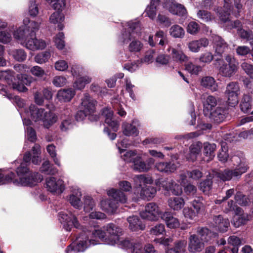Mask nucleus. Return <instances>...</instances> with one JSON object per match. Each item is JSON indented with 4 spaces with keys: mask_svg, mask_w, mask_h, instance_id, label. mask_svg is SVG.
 I'll return each mask as SVG.
<instances>
[{
    "mask_svg": "<svg viewBox=\"0 0 253 253\" xmlns=\"http://www.w3.org/2000/svg\"><path fill=\"white\" fill-rule=\"evenodd\" d=\"M231 161L233 165L235 166V169H226L223 170L214 171V176L223 181H229L234 177L241 176L249 169L248 163L244 155L242 153H240L232 156Z\"/></svg>",
    "mask_w": 253,
    "mask_h": 253,
    "instance_id": "1",
    "label": "nucleus"
},
{
    "mask_svg": "<svg viewBox=\"0 0 253 253\" xmlns=\"http://www.w3.org/2000/svg\"><path fill=\"white\" fill-rule=\"evenodd\" d=\"M31 118L35 122L41 121L44 127L49 128L57 121V116L51 111H46L43 108H38L35 105L29 106Z\"/></svg>",
    "mask_w": 253,
    "mask_h": 253,
    "instance_id": "2",
    "label": "nucleus"
},
{
    "mask_svg": "<svg viewBox=\"0 0 253 253\" xmlns=\"http://www.w3.org/2000/svg\"><path fill=\"white\" fill-rule=\"evenodd\" d=\"M224 59H216L215 61L218 66L219 74L223 77L230 78L238 71L239 63L234 56L225 54Z\"/></svg>",
    "mask_w": 253,
    "mask_h": 253,
    "instance_id": "3",
    "label": "nucleus"
},
{
    "mask_svg": "<svg viewBox=\"0 0 253 253\" xmlns=\"http://www.w3.org/2000/svg\"><path fill=\"white\" fill-rule=\"evenodd\" d=\"M25 38L21 39L18 35L14 34L16 39L19 40L20 43L25 46L27 48L31 50L42 49L46 46L45 42L42 40H38L36 38L35 32L34 31L26 35Z\"/></svg>",
    "mask_w": 253,
    "mask_h": 253,
    "instance_id": "4",
    "label": "nucleus"
},
{
    "mask_svg": "<svg viewBox=\"0 0 253 253\" xmlns=\"http://www.w3.org/2000/svg\"><path fill=\"white\" fill-rule=\"evenodd\" d=\"M96 101L92 98L90 95L85 93L82 98L81 110L78 112L77 117L79 116L83 119L87 115H89L95 112Z\"/></svg>",
    "mask_w": 253,
    "mask_h": 253,
    "instance_id": "5",
    "label": "nucleus"
},
{
    "mask_svg": "<svg viewBox=\"0 0 253 253\" xmlns=\"http://www.w3.org/2000/svg\"><path fill=\"white\" fill-rule=\"evenodd\" d=\"M107 234V244L114 245L119 242L120 236L123 235L122 229L113 223H109L104 227Z\"/></svg>",
    "mask_w": 253,
    "mask_h": 253,
    "instance_id": "6",
    "label": "nucleus"
},
{
    "mask_svg": "<svg viewBox=\"0 0 253 253\" xmlns=\"http://www.w3.org/2000/svg\"><path fill=\"white\" fill-rule=\"evenodd\" d=\"M229 105L235 106L238 103V96L240 94L239 84L236 82H231L227 85L225 92Z\"/></svg>",
    "mask_w": 253,
    "mask_h": 253,
    "instance_id": "7",
    "label": "nucleus"
},
{
    "mask_svg": "<svg viewBox=\"0 0 253 253\" xmlns=\"http://www.w3.org/2000/svg\"><path fill=\"white\" fill-rule=\"evenodd\" d=\"M212 39L216 54L222 56L229 49V44L221 37L217 35H212Z\"/></svg>",
    "mask_w": 253,
    "mask_h": 253,
    "instance_id": "8",
    "label": "nucleus"
},
{
    "mask_svg": "<svg viewBox=\"0 0 253 253\" xmlns=\"http://www.w3.org/2000/svg\"><path fill=\"white\" fill-rule=\"evenodd\" d=\"M140 30L139 24L138 23H133L129 25L127 31L122 33V42L124 43H127L134 38H136L139 35Z\"/></svg>",
    "mask_w": 253,
    "mask_h": 253,
    "instance_id": "9",
    "label": "nucleus"
},
{
    "mask_svg": "<svg viewBox=\"0 0 253 253\" xmlns=\"http://www.w3.org/2000/svg\"><path fill=\"white\" fill-rule=\"evenodd\" d=\"M46 188L51 193L61 194L64 190L63 181L61 179L56 180L53 177L47 178L46 180Z\"/></svg>",
    "mask_w": 253,
    "mask_h": 253,
    "instance_id": "10",
    "label": "nucleus"
},
{
    "mask_svg": "<svg viewBox=\"0 0 253 253\" xmlns=\"http://www.w3.org/2000/svg\"><path fill=\"white\" fill-rule=\"evenodd\" d=\"M204 241L200 239L197 235H191L189 237L188 250L191 253L201 252L204 248Z\"/></svg>",
    "mask_w": 253,
    "mask_h": 253,
    "instance_id": "11",
    "label": "nucleus"
},
{
    "mask_svg": "<svg viewBox=\"0 0 253 253\" xmlns=\"http://www.w3.org/2000/svg\"><path fill=\"white\" fill-rule=\"evenodd\" d=\"M23 22L25 24L29 23V25L25 29H19L14 34L18 35V36L21 39L25 38L26 35H28L30 32L34 31L36 33L40 28V23L38 22L34 21L30 22L28 18L24 19Z\"/></svg>",
    "mask_w": 253,
    "mask_h": 253,
    "instance_id": "12",
    "label": "nucleus"
},
{
    "mask_svg": "<svg viewBox=\"0 0 253 253\" xmlns=\"http://www.w3.org/2000/svg\"><path fill=\"white\" fill-rule=\"evenodd\" d=\"M102 115L105 118V122L112 127L114 131H117L119 127V123L113 119V112L108 108H104L102 110Z\"/></svg>",
    "mask_w": 253,
    "mask_h": 253,
    "instance_id": "13",
    "label": "nucleus"
},
{
    "mask_svg": "<svg viewBox=\"0 0 253 253\" xmlns=\"http://www.w3.org/2000/svg\"><path fill=\"white\" fill-rule=\"evenodd\" d=\"M88 243L92 245L97 244L96 242L91 240L87 241L78 239L76 242L73 243L67 247V251L68 252L70 251H74V252H84L87 248Z\"/></svg>",
    "mask_w": 253,
    "mask_h": 253,
    "instance_id": "14",
    "label": "nucleus"
},
{
    "mask_svg": "<svg viewBox=\"0 0 253 253\" xmlns=\"http://www.w3.org/2000/svg\"><path fill=\"white\" fill-rule=\"evenodd\" d=\"M229 221L227 218H224L221 215H215L213 217V226L220 232H225L229 225Z\"/></svg>",
    "mask_w": 253,
    "mask_h": 253,
    "instance_id": "15",
    "label": "nucleus"
},
{
    "mask_svg": "<svg viewBox=\"0 0 253 253\" xmlns=\"http://www.w3.org/2000/svg\"><path fill=\"white\" fill-rule=\"evenodd\" d=\"M210 119L215 123L222 122L227 117L226 111L221 107H217L215 110L209 112Z\"/></svg>",
    "mask_w": 253,
    "mask_h": 253,
    "instance_id": "16",
    "label": "nucleus"
},
{
    "mask_svg": "<svg viewBox=\"0 0 253 253\" xmlns=\"http://www.w3.org/2000/svg\"><path fill=\"white\" fill-rule=\"evenodd\" d=\"M161 218L165 221L167 226L170 228L178 227L180 225L178 219L174 217L170 212L166 211L162 213Z\"/></svg>",
    "mask_w": 253,
    "mask_h": 253,
    "instance_id": "17",
    "label": "nucleus"
},
{
    "mask_svg": "<svg viewBox=\"0 0 253 253\" xmlns=\"http://www.w3.org/2000/svg\"><path fill=\"white\" fill-rule=\"evenodd\" d=\"M43 179L42 176L38 172L31 173L28 177L20 178V182L25 185L32 186L36 183L40 182Z\"/></svg>",
    "mask_w": 253,
    "mask_h": 253,
    "instance_id": "18",
    "label": "nucleus"
},
{
    "mask_svg": "<svg viewBox=\"0 0 253 253\" xmlns=\"http://www.w3.org/2000/svg\"><path fill=\"white\" fill-rule=\"evenodd\" d=\"M129 223V228L132 231H137L139 230H144L145 225L142 223L138 217L135 215L129 216L127 218Z\"/></svg>",
    "mask_w": 253,
    "mask_h": 253,
    "instance_id": "19",
    "label": "nucleus"
},
{
    "mask_svg": "<svg viewBox=\"0 0 253 253\" xmlns=\"http://www.w3.org/2000/svg\"><path fill=\"white\" fill-rule=\"evenodd\" d=\"M157 192L155 187L150 185H145L141 188L140 191V197L142 199L150 200L153 198Z\"/></svg>",
    "mask_w": 253,
    "mask_h": 253,
    "instance_id": "20",
    "label": "nucleus"
},
{
    "mask_svg": "<svg viewBox=\"0 0 253 253\" xmlns=\"http://www.w3.org/2000/svg\"><path fill=\"white\" fill-rule=\"evenodd\" d=\"M217 104V98L215 96L208 95L205 97L204 101L203 102L204 113L206 114H209L216 106Z\"/></svg>",
    "mask_w": 253,
    "mask_h": 253,
    "instance_id": "21",
    "label": "nucleus"
},
{
    "mask_svg": "<svg viewBox=\"0 0 253 253\" xmlns=\"http://www.w3.org/2000/svg\"><path fill=\"white\" fill-rule=\"evenodd\" d=\"M245 243L243 239H241L236 236L233 235L229 237L228 243L233 246V248H227V251L232 252V253H238V247Z\"/></svg>",
    "mask_w": 253,
    "mask_h": 253,
    "instance_id": "22",
    "label": "nucleus"
},
{
    "mask_svg": "<svg viewBox=\"0 0 253 253\" xmlns=\"http://www.w3.org/2000/svg\"><path fill=\"white\" fill-rule=\"evenodd\" d=\"M187 242L184 240L177 241L174 243L173 247L166 250L167 253H184L186 251Z\"/></svg>",
    "mask_w": 253,
    "mask_h": 253,
    "instance_id": "23",
    "label": "nucleus"
},
{
    "mask_svg": "<svg viewBox=\"0 0 253 253\" xmlns=\"http://www.w3.org/2000/svg\"><path fill=\"white\" fill-rule=\"evenodd\" d=\"M169 206L174 211H179L184 206V199L179 197H171L168 201Z\"/></svg>",
    "mask_w": 253,
    "mask_h": 253,
    "instance_id": "24",
    "label": "nucleus"
},
{
    "mask_svg": "<svg viewBox=\"0 0 253 253\" xmlns=\"http://www.w3.org/2000/svg\"><path fill=\"white\" fill-rule=\"evenodd\" d=\"M237 34L242 41L249 42L253 45V32L251 30L239 29L237 31Z\"/></svg>",
    "mask_w": 253,
    "mask_h": 253,
    "instance_id": "25",
    "label": "nucleus"
},
{
    "mask_svg": "<svg viewBox=\"0 0 253 253\" xmlns=\"http://www.w3.org/2000/svg\"><path fill=\"white\" fill-rule=\"evenodd\" d=\"M75 94V92L72 88L61 89L58 91L57 96L58 99L61 101L68 102L71 100Z\"/></svg>",
    "mask_w": 253,
    "mask_h": 253,
    "instance_id": "26",
    "label": "nucleus"
},
{
    "mask_svg": "<svg viewBox=\"0 0 253 253\" xmlns=\"http://www.w3.org/2000/svg\"><path fill=\"white\" fill-rule=\"evenodd\" d=\"M108 195L118 203H125L127 200L126 195L121 190L112 189L108 191Z\"/></svg>",
    "mask_w": 253,
    "mask_h": 253,
    "instance_id": "27",
    "label": "nucleus"
},
{
    "mask_svg": "<svg viewBox=\"0 0 253 253\" xmlns=\"http://www.w3.org/2000/svg\"><path fill=\"white\" fill-rule=\"evenodd\" d=\"M156 169L159 171L173 172L176 169V166L171 162H159L156 164Z\"/></svg>",
    "mask_w": 253,
    "mask_h": 253,
    "instance_id": "28",
    "label": "nucleus"
},
{
    "mask_svg": "<svg viewBox=\"0 0 253 253\" xmlns=\"http://www.w3.org/2000/svg\"><path fill=\"white\" fill-rule=\"evenodd\" d=\"M170 50L171 51V57L174 61L182 63L188 60V57L182 50H177L174 48H169L168 51H170Z\"/></svg>",
    "mask_w": 253,
    "mask_h": 253,
    "instance_id": "29",
    "label": "nucleus"
},
{
    "mask_svg": "<svg viewBox=\"0 0 253 253\" xmlns=\"http://www.w3.org/2000/svg\"><path fill=\"white\" fill-rule=\"evenodd\" d=\"M252 99L249 95H244L240 104L241 110L245 113H250L252 110Z\"/></svg>",
    "mask_w": 253,
    "mask_h": 253,
    "instance_id": "30",
    "label": "nucleus"
},
{
    "mask_svg": "<svg viewBox=\"0 0 253 253\" xmlns=\"http://www.w3.org/2000/svg\"><path fill=\"white\" fill-rule=\"evenodd\" d=\"M160 4V0H151L150 4L145 11L146 15L152 20H154L157 14V8Z\"/></svg>",
    "mask_w": 253,
    "mask_h": 253,
    "instance_id": "31",
    "label": "nucleus"
},
{
    "mask_svg": "<svg viewBox=\"0 0 253 253\" xmlns=\"http://www.w3.org/2000/svg\"><path fill=\"white\" fill-rule=\"evenodd\" d=\"M122 128L124 134L127 136H137L139 133L136 126L131 124L124 123L123 124Z\"/></svg>",
    "mask_w": 253,
    "mask_h": 253,
    "instance_id": "32",
    "label": "nucleus"
},
{
    "mask_svg": "<svg viewBox=\"0 0 253 253\" xmlns=\"http://www.w3.org/2000/svg\"><path fill=\"white\" fill-rule=\"evenodd\" d=\"M201 84L203 86L211 89L212 91H216L217 85L215 80L211 77H205L202 78Z\"/></svg>",
    "mask_w": 253,
    "mask_h": 253,
    "instance_id": "33",
    "label": "nucleus"
},
{
    "mask_svg": "<svg viewBox=\"0 0 253 253\" xmlns=\"http://www.w3.org/2000/svg\"><path fill=\"white\" fill-rule=\"evenodd\" d=\"M40 171L46 174L54 175L57 173L58 170L50 163L49 161H45L40 168Z\"/></svg>",
    "mask_w": 253,
    "mask_h": 253,
    "instance_id": "34",
    "label": "nucleus"
},
{
    "mask_svg": "<svg viewBox=\"0 0 253 253\" xmlns=\"http://www.w3.org/2000/svg\"><path fill=\"white\" fill-rule=\"evenodd\" d=\"M169 1L172 3V7L171 9H169V11L171 13L182 16L186 15L187 11L183 5L173 3L172 0H169Z\"/></svg>",
    "mask_w": 253,
    "mask_h": 253,
    "instance_id": "35",
    "label": "nucleus"
},
{
    "mask_svg": "<svg viewBox=\"0 0 253 253\" xmlns=\"http://www.w3.org/2000/svg\"><path fill=\"white\" fill-rule=\"evenodd\" d=\"M170 35L174 38H183L185 35L184 29L178 25L172 26L169 30Z\"/></svg>",
    "mask_w": 253,
    "mask_h": 253,
    "instance_id": "36",
    "label": "nucleus"
},
{
    "mask_svg": "<svg viewBox=\"0 0 253 253\" xmlns=\"http://www.w3.org/2000/svg\"><path fill=\"white\" fill-rule=\"evenodd\" d=\"M133 169L135 170L143 172L147 171L150 169L149 165H147L139 157H137V158L133 160Z\"/></svg>",
    "mask_w": 253,
    "mask_h": 253,
    "instance_id": "37",
    "label": "nucleus"
},
{
    "mask_svg": "<svg viewBox=\"0 0 253 253\" xmlns=\"http://www.w3.org/2000/svg\"><path fill=\"white\" fill-rule=\"evenodd\" d=\"M250 216L248 214L243 213L241 214L237 215L234 217L233 224L234 227L237 228L246 224L249 220Z\"/></svg>",
    "mask_w": 253,
    "mask_h": 253,
    "instance_id": "38",
    "label": "nucleus"
},
{
    "mask_svg": "<svg viewBox=\"0 0 253 253\" xmlns=\"http://www.w3.org/2000/svg\"><path fill=\"white\" fill-rule=\"evenodd\" d=\"M216 145L214 143H210L206 142L204 144V154L208 157L209 159L212 160L215 156V150L216 149Z\"/></svg>",
    "mask_w": 253,
    "mask_h": 253,
    "instance_id": "39",
    "label": "nucleus"
},
{
    "mask_svg": "<svg viewBox=\"0 0 253 253\" xmlns=\"http://www.w3.org/2000/svg\"><path fill=\"white\" fill-rule=\"evenodd\" d=\"M118 203L112 198L102 202L101 205L105 211L109 212H113L118 208Z\"/></svg>",
    "mask_w": 253,
    "mask_h": 253,
    "instance_id": "40",
    "label": "nucleus"
},
{
    "mask_svg": "<svg viewBox=\"0 0 253 253\" xmlns=\"http://www.w3.org/2000/svg\"><path fill=\"white\" fill-rule=\"evenodd\" d=\"M10 54L16 61L19 62H23L27 58V53L23 49H14Z\"/></svg>",
    "mask_w": 253,
    "mask_h": 253,
    "instance_id": "41",
    "label": "nucleus"
},
{
    "mask_svg": "<svg viewBox=\"0 0 253 253\" xmlns=\"http://www.w3.org/2000/svg\"><path fill=\"white\" fill-rule=\"evenodd\" d=\"M91 82V78L88 76H84L78 78L74 83V87L79 90L84 88L85 85Z\"/></svg>",
    "mask_w": 253,
    "mask_h": 253,
    "instance_id": "42",
    "label": "nucleus"
},
{
    "mask_svg": "<svg viewBox=\"0 0 253 253\" xmlns=\"http://www.w3.org/2000/svg\"><path fill=\"white\" fill-rule=\"evenodd\" d=\"M15 71L18 73L16 75V78L20 80L21 78L25 77L26 73L28 71L29 67L25 64H17L13 67Z\"/></svg>",
    "mask_w": 253,
    "mask_h": 253,
    "instance_id": "43",
    "label": "nucleus"
},
{
    "mask_svg": "<svg viewBox=\"0 0 253 253\" xmlns=\"http://www.w3.org/2000/svg\"><path fill=\"white\" fill-rule=\"evenodd\" d=\"M0 184H4L12 182L14 184H18L19 182L17 180H14L15 175L14 173L11 172L7 175L0 173Z\"/></svg>",
    "mask_w": 253,
    "mask_h": 253,
    "instance_id": "44",
    "label": "nucleus"
},
{
    "mask_svg": "<svg viewBox=\"0 0 253 253\" xmlns=\"http://www.w3.org/2000/svg\"><path fill=\"white\" fill-rule=\"evenodd\" d=\"M50 53L45 51L37 54L34 57L35 61L38 64H43L48 61L50 57Z\"/></svg>",
    "mask_w": 253,
    "mask_h": 253,
    "instance_id": "45",
    "label": "nucleus"
},
{
    "mask_svg": "<svg viewBox=\"0 0 253 253\" xmlns=\"http://www.w3.org/2000/svg\"><path fill=\"white\" fill-rule=\"evenodd\" d=\"M129 44L128 49L131 52H137L140 51L143 47V44L136 38L132 39Z\"/></svg>",
    "mask_w": 253,
    "mask_h": 253,
    "instance_id": "46",
    "label": "nucleus"
},
{
    "mask_svg": "<svg viewBox=\"0 0 253 253\" xmlns=\"http://www.w3.org/2000/svg\"><path fill=\"white\" fill-rule=\"evenodd\" d=\"M191 204L194 210L199 213L204 209V199L202 197H196L191 202Z\"/></svg>",
    "mask_w": 253,
    "mask_h": 253,
    "instance_id": "47",
    "label": "nucleus"
},
{
    "mask_svg": "<svg viewBox=\"0 0 253 253\" xmlns=\"http://www.w3.org/2000/svg\"><path fill=\"white\" fill-rule=\"evenodd\" d=\"M212 181L211 178H208L201 182L200 185V190L205 194H207L212 188Z\"/></svg>",
    "mask_w": 253,
    "mask_h": 253,
    "instance_id": "48",
    "label": "nucleus"
},
{
    "mask_svg": "<svg viewBox=\"0 0 253 253\" xmlns=\"http://www.w3.org/2000/svg\"><path fill=\"white\" fill-rule=\"evenodd\" d=\"M156 21L160 25L165 27H168L171 24V21L169 18L162 13H159Z\"/></svg>",
    "mask_w": 253,
    "mask_h": 253,
    "instance_id": "49",
    "label": "nucleus"
},
{
    "mask_svg": "<svg viewBox=\"0 0 253 253\" xmlns=\"http://www.w3.org/2000/svg\"><path fill=\"white\" fill-rule=\"evenodd\" d=\"M197 17L204 22L211 21L213 17L211 13L204 9L199 10L197 12Z\"/></svg>",
    "mask_w": 253,
    "mask_h": 253,
    "instance_id": "50",
    "label": "nucleus"
},
{
    "mask_svg": "<svg viewBox=\"0 0 253 253\" xmlns=\"http://www.w3.org/2000/svg\"><path fill=\"white\" fill-rule=\"evenodd\" d=\"M197 233L201 237L202 241L207 242L209 240V236L211 234V231L207 227H198L197 229Z\"/></svg>",
    "mask_w": 253,
    "mask_h": 253,
    "instance_id": "51",
    "label": "nucleus"
},
{
    "mask_svg": "<svg viewBox=\"0 0 253 253\" xmlns=\"http://www.w3.org/2000/svg\"><path fill=\"white\" fill-rule=\"evenodd\" d=\"M146 209L148 212H152L151 215H155L157 218L159 216L161 217L162 213H161L158 206L155 203H150L146 205Z\"/></svg>",
    "mask_w": 253,
    "mask_h": 253,
    "instance_id": "52",
    "label": "nucleus"
},
{
    "mask_svg": "<svg viewBox=\"0 0 253 253\" xmlns=\"http://www.w3.org/2000/svg\"><path fill=\"white\" fill-rule=\"evenodd\" d=\"M235 199L239 205L243 206H247L249 202L248 198L241 192H237Z\"/></svg>",
    "mask_w": 253,
    "mask_h": 253,
    "instance_id": "53",
    "label": "nucleus"
},
{
    "mask_svg": "<svg viewBox=\"0 0 253 253\" xmlns=\"http://www.w3.org/2000/svg\"><path fill=\"white\" fill-rule=\"evenodd\" d=\"M227 147L224 145V143L221 144V149L218 154V160L222 163L227 162L229 155L227 153Z\"/></svg>",
    "mask_w": 253,
    "mask_h": 253,
    "instance_id": "54",
    "label": "nucleus"
},
{
    "mask_svg": "<svg viewBox=\"0 0 253 253\" xmlns=\"http://www.w3.org/2000/svg\"><path fill=\"white\" fill-rule=\"evenodd\" d=\"M186 29L188 33L195 35L199 32L200 27L196 22L191 21L188 23Z\"/></svg>",
    "mask_w": 253,
    "mask_h": 253,
    "instance_id": "55",
    "label": "nucleus"
},
{
    "mask_svg": "<svg viewBox=\"0 0 253 253\" xmlns=\"http://www.w3.org/2000/svg\"><path fill=\"white\" fill-rule=\"evenodd\" d=\"M30 73L35 77L38 78H42L45 75V71L39 66H35L30 69Z\"/></svg>",
    "mask_w": 253,
    "mask_h": 253,
    "instance_id": "56",
    "label": "nucleus"
},
{
    "mask_svg": "<svg viewBox=\"0 0 253 253\" xmlns=\"http://www.w3.org/2000/svg\"><path fill=\"white\" fill-rule=\"evenodd\" d=\"M95 206L94 201L92 198L88 196L84 198V210L86 212H89Z\"/></svg>",
    "mask_w": 253,
    "mask_h": 253,
    "instance_id": "57",
    "label": "nucleus"
},
{
    "mask_svg": "<svg viewBox=\"0 0 253 253\" xmlns=\"http://www.w3.org/2000/svg\"><path fill=\"white\" fill-rule=\"evenodd\" d=\"M134 178L135 180L138 181L140 183L151 184L153 182V179L152 177L146 174L136 175Z\"/></svg>",
    "mask_w": 253,
    "mask_h": 253,
    "instance_id": "58",
    "label": "nucleus"
},
{
    "mask_svg": "<svg viewBox=\"0 0 253 253\" xmlns=\"http://www.w3.org/2000/svg\"><path fill=\"white\" fill-rule=\"evenodd\" d=\"M64 19V17L63 14L56 11L52 13L50 16V21L53 24H57L58 23L62 22Z\"/></svg>",
    "mask_w": 253,
    "mask_h": 253,
    "instance_id": "59",
    "label": "nucleus"
},
{
    "mask_svg": "<svg viewBox=\"0 0 253 253\" xmlns=\"http://www.w3.org/2000/svg\"><path fill=\"white\" fill-rule=\"evenodd\" d=\"M64 35L63 32H60L55 38V43L56 47L59 49H62L65 46L64 41Z\"/></svg>",
    "mask_w": 253,
    "mask_h": 253,
    "instance_id": "60",
    "label": "nucleus"
},
{
    "mask_svg": "<svg viewBox=\"0 0 253 253\" xmlns=\"http://www.w3.org/2000/svg\"><path fill=\"white\" fill-rule=\"evenodd\" d=\"M136 154L137 153L136 151L130 150L127 151L125 154H124L122 157L124 161L127 163H133V160L137 158V157L136 156Z\"/></svg>",
    "mask_w": 253,
    "mask_h": 253,
    "instance_id": "61",
    "label": "nucleus"
},
{
    "mask_svg": "<svg viewBox=\"0 0 253 253\" xmlns=\"http://www.w3.org/2000/svg\"><path fill=\"white\" fill-rule=\"evenodd\" d=\"M184 216L190 219H193L198 216L200 213L196 211L192 210L191 208H186L183 210Z\"/></svg>",
    "mask_w": 253,
    "mask_h": 253,
    "instance_id": "62",
    "label": "nucleus"
},
{
    "mask_svg": "<svg viewBox=\"0 0 253 253\" xmlns=\"http://www.w3.org/2000/svg\"><path fill=\"white\" fill-rule=\"evenodd\" d=\"M187 174L189 178L197 180L203 176V173L198 169H193L191 171H187Z\"/></svg>",
    "mask_w": 253,
    "mask_h": 253,
    "instance_id": "63",
    "label": "nucleus"
},
{
    "mask_svg": "<svg viewBox=\"0 0 253 253\" xmlns=\"http://www.w3.org/2000/svg\"><path fill=\"white\" fill-rule=\"evenodd\" d=\"M242 69L249 75L251 78L253 79V65L247 62H243L241 64Z\"/></svg>",
    "mask_w": 253,
    "mask_h": 253,
    "instance_id": "64",
    "label": "nucleus"
}]
</instances>
